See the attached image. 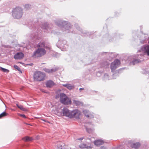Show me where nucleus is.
<instances>
[{"label": "nucleus", "mask_w": 149, "mask_h": 149, "mask_svg": "<svg viewBox=\"0 0 149 149\" xmlns=\"http://www.w3.org/2000/svg\"><path fill=\"white\" fill-rule=\"evenodd\" d=\"M63 114L64 116L71 118L73 117L78 118L80 114V112L77 110L70 111L66 108H64L63 109Z\"/></svg>", "instance_id": "obj_1"}, {"label": "nucleus", "mask_w": 149, "mask_h": 149, "mask_svg": "<svg viewBox=\"0 0 149 149\" xmlns=\"http://www.w3.org/2000/svg\"><path fill=\"white\" fill-rule=\"evenodd\" d=\"M60 101L61 103L65 105L70 104L72 102L71 99L63 93L60 94Z\"/></svg>", "instance_id": "obj_2"}, {"label": "nucleus", "mask_w": 149, "mask_h": 149, "mask_svg": "<svg viewBox=\"0 0 149 149\" xmlns=\"http://www.w3.org/2000/svg\"><path fill=\"white\" fill-rule=\"evenodd\" d=\"M45 74L40 71H37L34 73L33 77L35 80L40 81L45 80Z\"/></svg>", "instance_id": "obj_3"}, {"label": "nucleus", "mask_w": 149, "mask_h": 149, "mask_svg": "<svg viewBox=\"0 0 149 149\" xmlns=\"http://www.w3.org/2000/svg\"><path fill=\"white\" fill-rule=\"evenodd\" d=\"M46 51L44 49L38 48L35 52L33 55V57H40L46 54Z\"/></svg>", "instance_id": "obj_4"}, {"label": "nucleus", "mask_w": 149, "mask_h": 149, "mask_svg": "<svg viewBox=\"0 0 149 149\" xmlns=\"http://www.w3.org/2000/svg\"><path fill=\"white\" fill-rule=\"evenodd\" d=\"M23 10L20 7L16 8L13 11V15L17 19L21 17L22 15Z\"/></svg>", "instance_id": "obj_5"}, {"label": "nucleus", "mask_w": 149, "mask_h": 149, "mask_svg": "<svg viewBox=\"0 0 149 149\" xmlns=\"http://www.w3.org/2000/svg\"><path fill=\"white\" fill-rule=\"evenodd\" d=\"M120 64V61L118 59H116L111 63L110 68L111 71L113 72L115 69L118 67Z\"/></svg>", "instance_id": "obj_6"}, {"label": "nucleus", "mask_w": 149, "mask_h": 149, "mask_svg": "<svg viewBox=\"0 0 149 149\" xmlns=\"http://www.w3.org/2000/svg\"><path fill=\"white\" fill-rule=\"evenodd\" d=\"M140 52H142L144 53V54H146L148 56H149V46L148 45L144 47L141 49Z\"/></svg>", "instance_id": "obj_7"}, {"label": "nucleus", "mask_w": 149, "mask_h": 149, "mask_svg": "<svg viewBox=\"0 0 149 149\" xmlns=\"http://www.w3.org/2000/svg\"><path fill=\"white\" fill-rule=\"evenodd\" d=\"M24 56V55L23 53L18 52L14 55V58L16 59H21L23 58Z\"/></svg>", "instance_id": "obj_8"}, {"label": "nucleus", "mask_w": 149, "mask_h": 149, "mask_svg": "<svg viewBox=\"0 0 149 149\" xmlns=\"http://www.w3.org/2000/svg\"><path fill=\"white\" fill-rule=\"evenodd\" d=\"M83 113L88 118H92L94 117L93 114L87 110L83 111Z\"/></svg>", "instance_id": "obj_9"}, {"label": "nucleus", "mask_w": 149, "mask_h": 149, "mask_svg": "<svg viewBox=\"0 0 149 149\" xmlns=\"http://www.w3.org/2000/svg\"><path fill=\"white\" fill-rule=\"evenodd\" d=\"M55 83L52 81H48L46 83V86L47 87H51L55 85Z\"/></svg>", "instance_id": "obj_10"}, {"label": "nucleus", "mask_w": 149, "mask_h": 149, "mask_svg": "<svg viewBox=\"0 0 149 149\" xmlns=\"http://www.w3.org/2000/svg\"><path fill=\"white\" fill-rule=\"evenodd\" d=\"M94 144L97 146H100L104 143V141L102 140H97L94 142Z\"/></svg>", "instance_id": "obj_11"}, {"label": "nucleus", "mask_w": 149, "mask_h": 149, "mask_svg": "<svg viewBox=\"0 0 149 149\" xmlns=\"http://www.w3.org/2000/svg\"><path fill=\"white\" fill-rule=\"evenodd\" d=\"M79 147L81 148L91 149L92 148L91 146H87L84 144H81L79 145Z\"/></svg>", "instance_id": "obj_12"}, {"label": "nucleus", "mask_w": 149, "mask_h": 149, "mask_svg": "<svg viewBox=\"0 0 149 149\" xmlns=\"http://www.w3.org/2000/svg\"><path fill=\"white\" fill-rule=\"evenodd\" d=\"M22 140L26 142H28L32 141L33 139L31 137L26 136L22 139Z\"/></svg>", "instance_id": "obj_13"}, {"label": "nucleus", "mask_w": 149, "mask_h": 149, "mask_svg": "<svg viewBox=\"0 0 149 149\" xmlns=\"http://www.w3.org/2000/svg\"><path fill=\"white\" fill-rule=\"evenodd\" d=\"M140 146V144L139 143H135L133 144L131 146L132 148H134L135 149H137Z\"/></svg>", "instance_id": "obj_14"}, {"label": "nucleus", "mask_w": 149, "mask_h": 149, "mask_svg": "<svg viewBox=\"0 0 149 149\" xmlns=\"http://www.w3.org/2000/svg\"><path fill=\"white\" fill-rule=\"evenodd\" d=\"M63 85L70 90L74 88V86L71 85L70 84H63Z\"/></svg>", "instance_id": "obj_15"}, {"label": "nucleus", "mask_w": 149, "mask_h": 149, "mask_svg": "<svg viewBox=\"0 0 149 149\" xmlns=\"http://www.w3.org/2000/svg\"><path fill=\"white\" fill-rule=\"evenodd\" d=\"M45 43L44 42H42L39 43L37 46V47H45Z\"/></svg>", "instance_id": "obj_16"}, {"label": "nucleus", "mask_w": 149, "mask_h": 149, "mask_svg": "<svg viewBox=\"0 0 149 149\" xmlns=\"http://www.w3.org/2000/svg\"><path fill=\"white\" fill-rule=\"evenodd\" d=\"M63 143L59 142L58 144V149H63Z\"/></svg>", "instance_id": "obj_17"}, {"label": "nucleus", "mask_w": 149, "mask_h": 149, "mask_svg": "<svg viewBox=\"0 0 149 149\" xmlns=\"http://www.w3.org/2000/svg\"><path fill=\"white\" fill-rule=\"evenodd\" d=\"M17 106L19 108L23 111H25L27 110V109L26 108H24L22 105H19L18 104H17Z\"/></svg>", "instance_id": "obj_18"}, {"label": "nucleus", "mask_w": 149, "mask_h": 149, "mask_svg": "<svg viewBox=\"0 0 149 149\" xmlns=\"http://www.w3.org/2000/svg\"><path fill=\"white\" fill-rule=\"evenodd\" d=\"M44 70L46 72L48 73H51L54 71L53 69H49L47 68H45L44 69Z\"/></svg>", "instance_id": "obj_19"}, {"label": "nucleus", "mask_w": 149, "mask_h": 149, "mask_svg": "<svg viewBox=\"0 0 149 149\" xmlns=\"http://www.w3.org/2000/svg\"><path fill=\"white\" fill-rule=\"evenodd\" d=\"M7 115V113L6 112H4L0 114V118L6 116Z\"/></svg>", "instance_id": "obj_20"}, {"label": "nucleus", "mask_w": 149, "mask_h": 149, "mask_svg": "<svg viewBox=\"0 0 149 149\" xmlns=\"http://www.w3.org/2000/svg\"><path fill=\"white\" fill-rule=\"evenodd\" d=\"M1 70L4 72H9V70L7 69L4 68L2 67H0Z\"/></svg>", "instance_id": "obj_21"}, {"label": "nucleus", "mask_w": 149, "mask_h": 149, "mask_svg": "<svg viewBox=\"0 0 149 149\" xmlns=\"http://www.w3.org/2000/svg\"><path fill=\"white\" fill-rule=\"evenodd\" d=\"M14 67L15 68V69L17 70L18 71H20V68H19V67H18L17 65H14Z\"/></svg>", "instance_id": "obj_22"}, {"label": "nucleus", "mask_w": 149, "mask_h": 149, "mask_svg": "<svg viewBox=\"0 0 149 149\" xmlns=\"http://www.w3.org/2000/svg\"><path fill=\"white\" fill-rule=\"evenodd\" d=\"M86 130L87 132L89 133H91L93 132L92 129L90 128H87L86 129Z\"/></svg>", "instance_id": "obj_23"}, {"label": "nucleus", "mask_w": 149, "mask_h": 149, "mask_svg": "<svg viewBox=\"0 0 149 149\" xmlns=\"http://www.w3.org/2000/svg\"><path fill=\"white\" fill-rule=\"evenodd\" d=\"M18 115L21 117H22L24 118H26V116L24 114H22L20 113H18Z\"/></svg>", "instance_id": "obj_24"}, {"label": "nucleus", "mask_w": 149, "mask_h": 149, "mask_svg": "<svg viewBox=\"0 0 149 149\" xmlns=\"http://www.w3.org/2000/svg\"><path fill=\"white\" fill-rule=\"evenodd\" d=\"M74 103L77 105H79L80 104L79 102L77 101H75L74 102Z\"/></svg>", "instance_id": "obj_25"}, {"label": "nucleus", "mask_w": 149, "mask_h": 149, "mask_svg": "<svg viewBox=\"0 0 149 149\" xmlns=\"http://www.w3.org/2000/svg\"><path fill=\"white\" fill-rule=\"evenodd\" d=\"M45 48L46 49H51V48L50 47H49V46H45Z\"/></svg>", "instance_id": "obj_26"}, {"label": "nucleus", "mask_w": 149, "mask_h": 149, "mask_svg": "<svg viewBox=\"0 0 149 149\" xmlns=\"http://www.w3.org/2000/svg\"><path fill=\"white\" fill-rule=\"evenodd\" d=\"M139 61H138V60H136L135 61H134V63H138L139 62Z\"/></svg>", "instance_id": "obj_27"}, {"label": "nucleus", "mask_w": 149, "mask_h": 149, "mask_svg": "<svg viewBox=\"0 0 149 149\" xmlns=\"http://www.w3.org/2000/svg\"><path fill=\"white\" fill-rule=\"evenodd\" d=\"M84 139V138H79V139H78V140H82V139Z\"/></svg>", "instance_id": "obj_28"}, {"label": "nucleus", "mask_w": 149, "mask_h": 149, "mask_svg": "<svg viewBox=\"0 0 149 149\" xmlns=\"http://www.w3.org/2000/svg\"><path fill=\"white\" fill-rule=\"evenodd\" d=\"M84 88H80L79 89V90H80V91H81V90H84Z\"/></svg>", "instance_id": "obj_29"}, {"label": "nucleus", "mask_w": 149, "mask_h": 149, "mask_svg": "<svg viewBox=\"0 0 149 149\" xmlns=\"http://www.w3.org/2000/svg\"><path fill=\"white\" fill-rule=\"evenodd\" d=\"M43 120V121H46L45 120Z\"/></svg>", "instance_id": "obj_30"}, {"label": "nucleus", "mask_w": 149, "mask_h": 149, "mask_svg": "<svg viewBox=\"0 0 149 149\" xmlns=\"http://www.w3.org/2000/svg\"><path fill=\"white\" fill-rule=\"evenodd\" d=\"M103 147H102V148H101V149H103Z\"/></svg>", "instance_id": "obj_31"}, {"label": "nucleus", "mask_w": 149, "mask_h": 149, "mask_svg": "<svg viewBox=\"0 0 149 149\" xmlns=\"http://www.w3.org/2000/svg\"><path fill=\"white\" fill-rule=\"evenodd\" d=\"M56 98H57V96H56Z\"/></svg>", "instance_id": "obj_32"}]
</instances>
